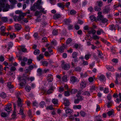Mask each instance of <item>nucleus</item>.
<instances>
[{
  "label": "nucleus",
  "mask_w": 121,
  "mask_h": 121,
  "mask_svg": "<svg viewBox=\"0 0 121 121\" xmlns=\"http://www.w3.org/2000/svg\"><path fill=\"white\" fill-rule=\"evenodd\" d=\"M94 79H95V78L94 77H91L88 78V80L90 82H92L94 81Z\"/></svg>",
  "instance_id": "60"
},
{
  "label": "nucleus",
  "mask_w": 121,
  "mask_h": 121,
  "mask_svg": "<svg viewBox=\"0 0 121 121\" xmlns=\"http://www.w3.org/2000/svg\"><path fill=\"white\" fill-rule=\"evenodd\" d=\"M97 34L98 35H100L101 33H103L104 32L103 30L101 29H99L97 31Z\"/></svg>",
  "instance_id": "27"
},
{
  "label": "nucleus",
  "mask_w": 121,
  "mask_h": 121,
  "mask_svg": "<svg viewBox=\"0 0 121 121\" xmlns=\"http://www.w3.org/2000/svg\"><path fill=\"white\" fill-rule=\"evenodd\" d=\"M37 75L39 76H41L43 73L42 69L40 68H38L37 69Z\"/></svg>",
  "instance_id": "12"
},
{
  "label": "nucleus",
  "mask_w": 121,
  "mask_h": 121,
  "mask_svg": "<svg viewBox=\"0 0 121 121\" xmlns=\"http://www.w3.org/2000/svg\"><path fill=\"white\" fill-rule=\"evenodd\" d=\"M47 41V39L46 37H45L43 38L42 39V42H46Z\"/></svg>",
  "instance_id": "62"
},
{
  "label": "nucleus",
  "mask_w": 121,
  "mask_h": 121,
  "mask_svg": "<svg viewBox=\"0 0 121 121\" xmlns=\"http://www.w3.org/2000/svg\"><path fill=\"white\" fill-rule=\"evenodd\" d=\"M62 81H63L66 82L67 81V76L66 75L64 76L62 78Z\"/></svg>",
  "instance_id": "59"
},
{
  "label": "nucleus",
  "mask_w": 121,
  "mask_h": 121,
  "mask_svg": "<svg viewBox=\"0 0 121 121\" xmlns=\"http://www.w3.org/2000/svg\"><path fill=\"white\" fill-rule=\"evenodd\" d=\"M53 77L52 75L51 74H49L48 75L47 79L49 82H52L53 80Z\"/></svg>",
  "instance_id": "8"
},
{
  "label": "nucleus",
  "mask_w": 121,
  "mask_h": 121,
  "mask_svg": "<svg viewBox=\"0 0 121 121\" xmlns=\"http://www.w3.org/2000/svg\"><path fill=\"white\" fill-rule=\"evenodd\" d=\"M25 89L26 91L29 92L31 90V87L28 85L26 86L25 88Z\"/></svg>",
  "instance_id": "47"
},
{
  "label": "nucleus",
  "mask_w": 121,
  "mask_h": 121,
  "mask_svg": "<svg viewBox=\"0 0 121 121\" xmlns=\"http://www.w3.org/2000/svg\"><path fill=\"white\" fill-rule=\"evenodd\" d=\"M52 102L54 104H57L58 100L57 99H52Z\"/></svg>",
  "instance_id": "58"
},
{
  "label": "nucleus",
  "mask_w": 121,
  "mask_h": 121,
  "mask_svg": "<svg viewBox=\"0 0 121 121\" xmlns=\"http://www.w3.org/2000/svg\"><path fill=\"white\" fill-rule=\"evenodd\" d=\"M86 82L85 81H82L80 83V87L82 89L84 88L86 86Z\"/></svg>",
  "instance_id": "10"
},
{
  "label": "nucleus",
  "mask_w": 121,
  "mask_h": 121,
  "mask_svg": "<svg viewBox=\"0 0 121 121\" xmlns=\"http://www.w3.org/2000/svg\"><path fill=\"white\" fill-rule=\"evenodd\" d=\"M110 10V7L108 6H104L102 12L104 13H107Z\"/></svg>",
  "instance_id": "3"
},
{
  "label": "nucleus",
  "mask_w": 121,
  "mask_h": 121,
  "mask_svg": "<svg viewBox=\"0 0 121 121\" xmlns=\"http://www.w3.org/2000/svg\"><path fill=\"white\" fill-rule=\"evenodd\" d=\"M41 63L42 65L44 66H46L48 65V63L46 61H42Z\"/></svg>",
  "instance_id": "36"
},
{
  "label": "nucleus",
  "mask_w": 121,
  "mask_h": 121,
  "mask_svg": "<svg viewBox=\"0 0 121 121\" xmlns=\"http://www.w3.org/2000/svg\"><path fill=\"white\" fill-rule=\"evenodd\" d=\"M68 90L72 94H75L77 93V89H69Z\"/></svg>",
  "instance_id": "20"
},
{
  "label": "nucleus",
  "mask_w": 121,
  "mask_h": 121,
  "mask_svg": "<svg viewBox=\"0 0 121 121\" xmlns=\"http://www.w3.org/2000/svg\"><path fill=\"white\" fill-rule=\"evenodd\" d=\"M66 48V46L64 44H63L58 49V50L61 53L63 52L64 51V49Z\"/></svg>",
  "instance_id": "9"
},
{
  "label": "nucleus",
  "mask_w": 121,
  "mask_h": 121,
  "mask_svg": "<svg viewBox=\"0 0 121 121\" xmlns=\"http://www.w3.org/2000/svg\"><path fill=\"white\" fill-rule=\"evenodd\" d=\"M98 56L99 58H103V54L102 52L98 50Z\"/></svg>",
  "instance_id": "37"
},
{
  "label": "nucleus",
  "mask_w": 121,
  "mask_h": 121,
  "mask_svg": "<svg viewBox=\"0 0 121 121\" xmlns=\"http://www.w3.org/2000/svg\"><path fill=\"white\" fill-rule=\"evenodd\" d=\"M5 109L6 111L8 112H10L11 110V105L10 104L6 105L5 107Z\"/></svg>",
  "instance_id": "7"
},
{
  "label": "nucleus",
  "mask_w": 121,
  "mask_h": 121,
  "mask_svg": "<svg viewBox=\"0 0 121 121\" xmlns=\"http://www.w3.org/2000/svg\"><path fill=\"white\" fill-rule=\"evenodd\" d=\"M98 79L100 81H103L105 79V77L104 75L102 74L99 77Z\"/></svg>",
  "instance_id": "26"
},
{
  "label": "nucleus",
  "mask_w": 121,
  "mask_h": 121,
  "mask_svg": "<svg viewBox=\"0 0 121 121\" xmlns=\"http://www.w3.org/2000/svg\"><path fill=\"white\" fill-rule=\"evenodd\" d=\"M9 37L11 39H13L16 37V35L14 33H12L10 34Z\"/></svg>",
  "instance_id": "40"
},
{
  "label": "nucleus",
  "mask_w": 121,
  "mask_h": 121,
  "mask_svg": "<svg viewBox=\"0 0 121 121\" xmlns=\"http://www.w3.org/2000/svg\"><path fill=\"white\" fill-rule=\"evenodd\" d=\"M64 104L65 106H68L69 105V102L68 100L66 99H64Z\"/></svg>",
  "instance_id": "17"
},
{
  "label": "nucleus",
  "mask_w": 121,
  "mask_h": 121,
  "mask_svg": "<svg viewBox=\"0 0 121 121\" xmlns=\"http://www.w3.org/2000/svg\"><path fill=\"white\" fill-rule=\"evenodd\" d=\"M91 56V54H89L86 55L85 56V58L86 60H88L90 58V57Z\"/></svg>",
  "instance_id": "49"
},
{
  "label": "nucleus",
  "mask_w": 121,
  "mask_h": 121,
  "mask_svg": "<svg viewBox=\"0 0 121 121\" xmlns=\"http://www.w3.org/2000/svg\"><path fill=\"white\" fill-rule=\"evenodd\" d=\"M70 14L71 15H74L77 13L76 11L74 10H70Z\"/></svg>",
  "instance_id": "55"
},
{
  "label": "nucleus",
  "mask_w": 121,
  "mask_h": 121,
  "mask_svg": "<svg viewBox=\"0 0 121 121\" xmlns=\"http://www.w3.org/2000/svg\"><path fill=\"white\" fill-rule=\"evenodd\" d=\"M24 109L22 107L20 108V110L19 114L21 115L24 114Z\"/></svg>",
  "instance_id": "34"
},
{
  "label": "nucleus",
  "mask_w": 121,
  "mask_h": 121,
  "mask_svg": "<svg viewBox=\"0 0 121 121\" xmlns=\"http://www.w3.org/2000/svg\"><path fill=\"white\" fill-rule=\"evenodd\" d=\"M1 20L3 22H7L8 21V18L6 17H3L1 18Z\"/></svg>",
  "instance_id": "41"
},
{
  "label": "nucleus",
  "mask_w": 121,
  "mask_h": 121,
  "mask_svg": "<svg viewBox=\"0 0 121 121\" xmlns=\"http://www.w3.org/2000/svg\"><path fill=\"white\" fill-rule=\"evenodd\" d=\"M80 93H78L76 95V96L77 98L81 101L83 100L84 97L80 95Z\"/></svg>",
  "instance_id": "13"
},
{
  "label": "nucleus",
  "mask_w": 121,
  "mask_h": 121,
  "mask_svg": "<svg viewBox=\"0 0 121 121\" xmlns=\"http://www.w3.org/2000/svg\"><path fill=\"white\" fill-rule=\"evenodd\" d=\"M102 13L101 12H99L98 13V16L97 19V21L101 20L103 18V16L102 15Z\"/></svg>",
  "instance_id": "6"
},
{
  "label": "nucleus",
  "mask_w": 121,
  "mask_h": 121,
  "mask_svg": "<svg viewBox=\"0 0 121 121\" xmlns=\"http://www.w3.org/2000/svg\"><path fill=\"white\" fill-rule=\"evenodd\" d=\"M53 54V53H50V54H49L48 52H45L44 55L45 56H50L51 55H52Z\"/></svg>",
  "instance_id": "51"
},
{
  "label": "nucleus",
  "mask_w": 121,
  "mask_h": 121,
  "mask_svg": "<svg viewBox=\"0 0 121 121\" xmlns=\"http://www.w3.org/2000/svg\"><path fill=\"white\" fill-rule=\"evenodd\" d=\"M40 34L41 36H43L46 33V32L44 29H42L40 30Z\"/></svg>",
  "instance_id": "29"
},
{
  "label": "nucleus",
  "mask_w": 121,
  "mask_h": 121,
  "mask_svg": "<svg viewBox=\"0 0 121 121\" xmlns=\"http://www.w3.org/2000/svg\"><path fill=\"white\" fill-rule=\"evenodd\" d=\"M44 56L43 54H41L39 56H37V59L38 61H39L43 58Z\"/></svg>",
  "instance_id": "16"
},
{
  "label": "nucleus",
  "mask_w": 121,
  "mask_h": 121,
  "mask_svg": "<svg viewBox=\"0 0 121 121\" xmlns=\"http://www.w3.org/2000/svg\"><path fill=\"white\" fill-rule=\"evenodd\" d=\"M15 29L17 30H20L21 28V25L19 24H15Z\"/></svg>",
  "instance_id": "14"
},
{
  "label": "nucleus",
  "mask_w": 121,
  "mask_h": 121,
  "mask_svg": "<svg viewBox=\"0 0 121 121\" xmlns=\"http://www.w3.org/2000/svg\"><path fill=\"white\" fill-rule=\"evenodd\" d=\"M72 111V110L70 109H67L65 110L67 114H71Z\"/></svg>",
  "instance_id": "46"
},
{
  "label": "nucleus",
  "mask_w": 121,
  "mask_h": 121,
  "mask_svg": "<svg viewBox=\"0 0 121 121\" xmlns=\"http://www.w3.org/2000/svg\"><path fill=\"white\" fill-rule=\"evenodd\" d=\"M13 17L14 20L15 21H16V20H17L18 21H20L22 19V18L21 17L17 16L16 15L14 16Z\"/></svg>",
  "instance_id": "19"
},
{
  "label": "nucleus",
  "mask_w": 121,
  "mask_h": 121,
  "mask_svg": "<svg viewBox=\"0 0 121 121\" xmlns=\"http://www.w3.org/2000/svg\"><path fill=\"white\" fill-rule=\"evenodd\" d=\"M116 27L117 28V26H115L113 25H112L109 26V29L112 30H115L116 29Z\"/></svg>",
  "instance_id": "25"
},
{
  "label": "nucleus",
  "mask_w": 121,
  "mask_h": 121,
  "mask_svg": "<svg viewBox=\"0 0 121 121\" xmlns=\"http://www.w3.org/2000/svg\"><path fill=\"white\" fill-rule=\"evenodd\" d=\"M0 33L1 35L5 36L6 34V33L5 32V28L3 26H2L0 28Z\"/></svg>",
  "instance_id": "5"
},
{
  "label": "nucleus",
  "mask_w": 121,
  "mask_h": 121,
  "mask_svg": "<svg viewBox=\"0 0 121 121\" xmlns=\"http://www.w3.org/2000/svg\"><path fill=\"white\" fill-rule=\"evenodd\" d=\"M80 75L81 77L83 78H84L86 77L88 75L86 73H81Z\"/></svg>",
  "instance_id": "48"
},
{
  "label": "nucleus",
  "mask_w": 121,
  "mask_h": 121,
  "mask_svg": "<svg viewBox=\"0 0 121 121\" xmlns=\"http://www.w3.org/2000/svg\"><path fill=\"white\" fill-rule=\"evenodd\" d=\"M58 31L57 30L54 29L53 30L52 32V33L53 35H56L58 34Z\"/></svg>",
  "instance_id": "50"
},
{
  "label": "nucleus",
  "mask_w": 121,
  "mask_h": 121,
  "mask_svg": "<svg viewBox=\"0 0 121 121\" xmlns=\"http://www.w3.org/2000/svg\"><path fill=\"white\" fill-rule=\"evenodd\" d=\"M70 81L72 83L74 84L75 83L78 82L79 80L76 77L72 76L71 77Z\"/></svg>",
  "instance_id": "2"
},
{
  "label": "nucleus",
  "mask_w": 121,
  "mask_h": 121,
  "mask_svg": "<svg viewBox=\"0 0 121 121\" xmlns=\"http://www.w3.org/2000/svg\"><path fill=\"white\" fill-rule=\"evenodd\" d=\"M7 86L9 89H12L13 88V86L11 84V82H8L7 83Z\"/></svg>",
  "instance_id": "28"
},
{
  "label": "nucleus",
  "mask_w": 121,
  "mask_h": 121,
  "mask_svg": "<svg viewBox=\"0 0 121 121\" xmlns=\"http://www.w3.org/2000/svg\"><path fill=\"white\" fill-rule=\"evenodd\" d=\"M72 41V39L70 38H69L67 40L66 43L67 44H69Z\"/></svg>",
  "instance_id": "63"
},
{
  "label": "nucleus",
  "mask_w": 121,
  "mask_h": 121,
  "mask_svg": "<svg viewBox=\"0 0 121 121\" xmlns=\"http://www.w3.org/2000/svg\"><path fill=\"white\" fill-rule=\"evenodd\" d=\"M45 105L46 103L44 101L41 102L39 104V105L40 106V107L42 108H43Z\"/></svg>",
  "instance_id": "43"
},
{
  "label": "nucleus",
  "mask_w": 121,
  "mask_h": 121,
  "mask_svg": "<svg viewBox=\"0 0 121 121\" xmlns=\"http://www.w3.org/2000/svg\"><path fill=\"white\" fill-rule=\"evenodd\" d=\"M90 18L92 21H95L97 22V20L96 18L94 16L92 15L90 16Z\"/></svg>",
  "instance_id": "24"
},
{
  "label": "nucleus",
  "mask_w": 121,
  "mask_h": 121,
  "mask_svg": "<svg viewBox=\"0 0 121 121\" xmlns=\"http://www.w3.org/2000/svg\"><path fill=\"white\" fill-rule=\"evenodd\" d=\"M17 79L21 82L20 85L21 86H22L23 85L26 84V79L30 80L31 81H33L35 79V78L34 77H27L25 74H23L22 76L19 75L17 77Z\"/></svg>",
  "instance_id": "1"
},
{
  "label": "nucleus",
  "mask_w": 121,
  "mask_h": 121,
  "mask_svg": "<svg viewBox=\"0 0 121 121\" xmlns=\"http://www.w3.org/2000/svg\"><path fill=\"white\" fill-rule=\"evenodd\" d=\"M96 88H97V87H96L95 85H93L90 88V90L91 92H92L93 91L95 90Z\"/></svg>",
  "instance_id": "35"
},
{
  "label": "nucleus",
  "mask_w": 121,
  "mask_h": 121,
  "mask_svg": "<svg viewBox=\"0 0 121 121\" xmlns=\"http://www.w3.org/2000/svg\"><path fill=\"white\" fill-rule=\"evenodd\" d=\"M22 103L21 99L20 98H19L17 100V106L18 107H22Z\"/></svg>",
  "instance_id": "11"
},
{
  "label": "nucleus",
  "mask_w": 121,
  "mask_h": 121,
  "mask_svg": "<svg viewBox=\"0 0 121 121\" xmlns=\"http://www.w3.org/2000/svg\"><path fill=\"white\" fill-rule=\"evenodd\" d=\"M81 106L80 105H74L73 107V108L74 109H80L81 108Z\"/></svg>",
  "instance_id": "39"
},
{
  "label": "nucleus",
  "mask_w": 121,
  "mask_h": 121,
  "mask_svg": "<svg viewBox=\"0 0 121 121\" xmlns=\"http://www.w3.org/2000/svg\"><path fill=\"white\" fill-rule=\"evenodd\" d=\"M106 67L107 69L110 71H114L115 70L113 67L112 66L107 65Z\"/></svg>",
  "instance_id": "15"
},
{
  "label": "nucleus",
  "mask_w": 121,
  "mask_h": 121,
  "mask_svg": "<svg viewBox=\"0 0 121 121\" xmlns=\"http://www.w3.org/2000/svg\"><path fill=\"white\" fill-rule=\"evenodd\" d=\"M114 111L113 110H112L108 111L107 114L109 116H110L113 114Z\"/></svg>",
  "instance_id": "44"
},
{
  "label": "nucleus",
  "mask_w": 121,
  "mask_h": 121,
  "mask_svg": "<svg viewBox=\"0 0 121 121\" xmlns=\"http://www.w3.org/2000/svg\"><path fill=\"white\" fill-rule=\"evenodd\" d=\"M61 17V15L58 14H56L54 15V17L55 19H58L59 18Z\"/></svg>",
  "instance_id": "53"
},
{
  "label": "nucleus",
  "mask_w": 121,
  "mask_h": 121,
  "mask_svg": "<svg viewBox=\"0 0 121 121\" xmlns=\"http://www.w3.org/2000/svg\"><path fill=\"white\" fill-rule=\"evenodd\" d=\"M28 115L30 118H32V115L31 113V112L30 110H29L28 112Z\"/></svg>",
  "instance_id": "61"
},
{
  "label": "nucleus",
  "mask_w": 121,
  "mask_h": 121,
  "mask_svg": "<svg viewBox=\"0 0 121 121\" xmlns=\"http://www.w3.org/2000/svg\"><path fill=\"white\" fill-rule=\"evenodd\" d=\"M11 3L13 4H15L17 3V1L16 0H9Z\"/></svg>",
  "instance_id": "57"
},
{
  "label": "nucleus",
  "mask_w": 121,
  "mask_h": 121,
  "mask_svg": "<svg viewBox=\"0 0 121 121\" xmlns=\"http://www.w3.org/2000/svg\"><path fill=\"white\" fill-rule=\"evenodd\" d=\"M61 66L63 69L66 70H68L70 67V65L69 64H65L64 63H62Z\"/></svg>",
  "instance_id": "4"
},
{
  "label": "nucleus",
  "mask_w": 121,
  "mask_h": 121,
  "mask_svg": "<svg viewBox=\"0 0 121 121\" xmlns=\"http://www.w3.org/2000/svg\"><path fill=\"white\" fill-rule=\"evenodd\" d=\"M40 4L37 2L36 3H35L34 4L33 7L31 8V10H35V9L34 8V7H36L37 8H38L39 7Z\"/></svg>",
  "instance_id": "21"
},
{
  "label": "nucleus",
  "mask_w": 121,
  "mask_h": 121,
  "mask_svg": "<svg viewBox=\"0 0 121 121\" xmlns=\"http://www.w3.org/2000/svg\"><path fill=\"white\" fill-rule=\"evenodd\" d=\"M83 95H87L88 96L90 95V94L89 92L87 91H84L83 93Z\"/></svg>",
  "instance_id": "52"
},
{
  "label": "nucleus",
  "mask_w": 121,
  "mask_h": 121,
  "mask_svg": "<svg viewBox=\"0 0 121 121\" xmlns=\"http://www.w3.org/2000/svg\"><path fill=\"white\" fill-rule=\"evenodd\" d=\"M101 21L103 23H107L108 21V19L105 18H103Z\"/></svg>",
  "instance_id": "54"
},
{
  "label": "nucleus",
  "mask_w": 121,
  "mask_h": 121,
  "mask_svg": "<svg viewBox=\"0 0 121 121\" xmlns=\"http://www.w3.org/2000/svg\"><path fill=\"white\" fill-rule=\"evenodd\" d=\"M0 96L1 98H4L6 97V95L4 92H2L0 93Z\"/></svg>",
  "instance_id": "42"
},
{
  "label": "nucleus",
  "mask_w": 121,
  "mask_h": 121,
  "mask_svg": "<svg viewBox=\"0 0 121 121\" xmlns=\"http://www.w3.org/2000/svg\"><path fill=\"white\" fill-rule=\"evenodd\" d=\"M78 55V53L77 52H74L72 55V57L73 58H76L77 56Z\"/></svg>",
  "instance_id": "45"
},
{
  "label": "nucleus",
  "mask_w": 121,
  "mask_h": 121,
  "mask_svg": "<svg viewBox=\"0 0 121 121\" xmlns=\"http://www.w3.org/2000/svg\"><path fill=\"white\" fill-rule=\"evenodd\" d=\"M40 53V50L39 49H36L34 52V54L35 55H38Z\"/></svg>",
  "instance_id": "38"
},
{
  "label": "nucleus",
  "mask_w": 121,
  "mask_h": 121,
  "mask_svg": "<svg viewBox=\"0 0 121 121\" xmlns=\"http://www.w3.org/2000/svg\"><path fill=\"white\" fill-rule=\"evenodd\" d=\"M10 8L9 5L8 4H6L4 7L3 8L4 9L3 10V11H7Z\"/></svg>",
  "instance_id": "18"
},
{
  "label": "nucleus",
  "mask_w": 121,
  "mask_h": 121,
  "mask_svg": "<svg viewBox=\"0 0 121 121\" xmlns=\"http://www.w3.org/2000/svg\"><path fill=\"white\" fill-rule=\"evenodd\" d=\"M94 8V10L95 11H99V12L101 10V7L97 5L95 6Z\"/></svg>",
  "instance_id": "30"
},
{
  "label": "nucleus",
  "mask_w": 121,
  "mask_h": 121,
  "mask_svg": "<svg viewBox=\"0 0 121 121\" xmlns=\"http://www.w3.org/2000/svg\"><path fill=\"white\" fill-rule=\"evenodd\" d=\"M64 21L65 24L67 25H69L70 23L71 22L70 19H66L64 20Z\"/></svg>",
  "instance_id": "32"
},
{
  "label": "nucleus",
  "mask_w": 121,
  "mask_h": 121,
  "mask_svg": "<svg viewBox=\"0 0 121 121\" xmlns=\"http://www.w3.org/2000/svg\"><path fill=\"white\" fill-rule=\"evenodd\" d=\"M58 6L61 9H63L65 7V5L64 3H59L57 4Z\"/></svg>",
  "instance_id": "31"
},
{
  "label": "nucleus",
  "mask_w": 121,
  "mask_h": 121,
  "mask_svg": "<svg viewBox=\"0 0 121 121\" xmlns=\"http://www.w3.org/2000/svg\"><path fill=\"white\" fill-rule=\"evenodd\" d=\"M80 114L81 116L83 117H84L86 115V113L85 112L81 111L80 112Z\"/></svg>",
  "instance_id": "56"
},
{
  "label": "nucleus",
  "mask_w": 121,
  "mask_h": 121,
  "mask_svg": "<svg viewBox=\"0 0 121 121\" xmlns=\"http://www.w3.org/2000/svg\"><path fill=\"white\" fill-rule=\"evenodd\" d=\"M13 43L11 42H9L8 44V48L7 49V51H9V50L13 46Z\"/></svg>",
  "instance_id": "33"
},
{
  "label": "nucleus",
  "mask_w": 121,
  "mask_h": 121,
  "mask_svg": "<svg viewBox=\"0 0 121 121\" xmlns=\"http://www.w3.org/2000/svg\"><path fill=\"white\" fill-rule=\"evenodd\" d=\"M96 4L97 6L101 8L103 5V2L101 0L97 1L96 2Z\"/></svg>",
  "instance_id": "22"
},
{
  "label": "nucleus",
  "mask_w": 121,
  "mask_h": 121,
  "mask_svg": "<svg viewBox=\"0 0 121 121\" xmlns=\"http://www.w3.org/2000/svg\"><path fill=\"white\" fill-rule=\"evenodd\" d=\"M64 95L66 96H69L70 95V94L69 92L68 91H65Z\"/></svg>",
  "instance_id": "64"
},
{
  "label": "nucleus",
  "mask_w": 121,
  "mask_h": 121,
  "mask_svg": "<svg viewBox=\"0 0 121 121\" xmlns=\"http://www.w3.org/2000/svg\"><path fill=\"white\" fill-rule=\"evenodd\" d=\"M55 88L54 87H52L48 91H47V93L48 94H50L52 93L54 89Z\"/></svg>",
  "instance_id": "23"
}]
</instances>
